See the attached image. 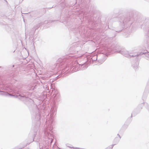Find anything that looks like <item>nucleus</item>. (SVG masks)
Returning <instances> with one entry per match:
<instances>
[{
    "mask_svg": "<svg viewBox=\"0 0 149 149\" xmlns=\"http://www.w3.org/2000/svg\"><path fill=\"white\" fill-rule=\"evenodd\" d=\"M113 147V145H111V146L110 147V148H111V149H112V148Z\"/></svg>",
    "mask_w": 149,
    "mask_h": 149,
    "instance_id": "f257e3e1",
    "label": "nucleus"
}]
</instances>
